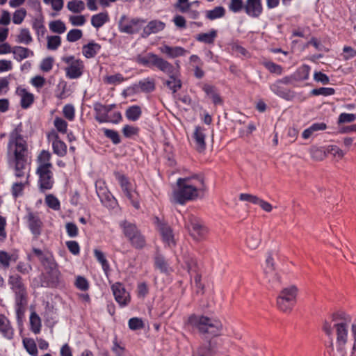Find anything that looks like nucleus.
Returning <instances> with one entry per match:
<instances>
[{
    "mask_svg": "<svg viewBox=\"0 0 356 356\" xmlns=\"http://www.w3.org/2000/svg\"><path fill=\"white\" fill-rule=\"evenodd\" d=\"M30 152L27 141L20 130L15 129L9 135L6 147V162L15 177H27L30 170Z\"/></svg>",
    "mask_w": 356,
    "mask_h": 356,
    "instance_id": "obj_1",
    "label": "nucleus"
},
{
    "mask_svg": "<svg viewBox=\"0 0 356 356\" xmlns=\"http://www.w3.org/2000/svg\"><path fill=\"white\" fill-rule=\"evenodd\" d=\"M351 322L349 315L343 312H337L331 315L330 319H325L322 325V330L330 339L331 346H333L332 334L334 330L336 335V349L341 356H346L347 353V343L348 341V328Z\"/></svg>",
    "mask_w": 356,
    "mask_h": 356,
    "instance_id": "obj_2",
    "label": "nucleus"
},
{
    "mask_svg": "<svg viewBox=\"0 0 356 356\" xmlns=\"http://www.w3.org/2000/svg\"><path fill=\"white\" fill-rule=\"evenodd\" d=\"M177 188L173 191V202L184 204L186 202L195 200L200 192L204 190L203 179L195 175L192 177L179 178L177 181Z\"/></svg>",
    "mask_w": 356,
    "mask_h": 356,
    "instance_id": "obj_3",
    "label": "nucleus"
},
{
    "mask_svg": "<svg viewBox=\"0 0 356 356\" xmlns=\"http://www.w3.org/2000/svg\"><path fill=\"white\" fill-rule=\"evenodd\" d=\"M188 322L200 333L209 337L219 336L222 330V324L218 319L206 316L191 315L188 318Z\"/></svg>",
    "mask_w": 356,
    "mask_h": 356,
    "instance_id": "obj_4",
    "label": "nucleus"
},
{
    "mask_svg": "<svg viewBox=\"0 0 356 356\" xmlns=\"http://www.w3.org/2000/svg\"><path fill=\"white\" fill-rule=\"evenodd\" d=\"M135 61L140 65L149 68L156 67L162 72H170L172 68V63L167 60L153 54H138L135 58Z\"/></svg>",
    "mask_w": 356,
    "mask_h": 356,
    "instance_id": "obj_5",
    "label": "nucleus"
},
{
    "mask_svg": "<svg viewBox=\"0 0 356 356\" xmlns=\"http://www.w3.org/2000/svg\"><path fill=\"white\" fill-rule=\"evenodd\" d=\"M43 267L48 271L50 279L47 280L45 275H41V282L39 286L42 287H50L58 282L60 273L56 268V263L51 252H47L44 257L40 260Z\"/></svg>",
    "mask_w": 356,
    "mask_h": 356,
    "instance_id": "obj_6",
    "label": "nucleus"
},
{
    "mask_svg": "<svg viewBox=\"0 0 356 356\" xmlns=\"http://www.w3.org/2000/svg\"><path fill=\"white\" fill-rule=\"evenodd\" d=\"M114 176L120 185L124 195L130 201L133 207L138 209L140 208V198L136 187L133 186L127 176L120 172H114Z\"/></svg>",
    "mask_w": 356,
    "mask_h": 356,
    "instance_id": "obj_7",
    "label": "nucleus"
},
{
    "mask_svg": "<svg viewBox=\"0 0 356 356\" xmlns=\"http://www.w3.org/2000/svg\"><path fill=\"white\" fill-rule=\"evenodd\" d=\"M146 20L139 17H129L125 15L120 17L118 28L121 33L136 34L143 28Z\"/></svg>",
    "mask_w": 356,
    "mask_h": 356,
    "instance_id": "obj_8",
    "label": "nucleus"
},
{
    "mask_svg": "<svg viewBox=\"0 0 356 356\" xmlns=\"http://www.w3.org/2000/svg\"><path fill=\"white\" fill-rule=\"evenodd\" d=\"M297 288L291 286L289 288L284 289L277 300L278 308L284 312H290L296 302Z\"/></svg>",
    "mask_w": 356,
    "mask_h": 356,
    "instance_id": "obj_9",
    "label": "nucleus"
},
{
    "mask_svg": "<svg viewBox=\"0 0 356 356\" xmlns=\"http://www.w3.org/2000/svg\"><path fill=\"white\" fill-rule=\"evenodd\" d=\"M185 223L191 236L195 240L204 237L208 232L204 222L194 215L188 214L185 217Z\"/></svg>",
    "mask_w": 356,
    "mask_h": 356,
    "instance_id": "obj_10",
    "label": "nucleus"
},
{
    "mask_svg": "<svg viewBox=\"0 0 356 356\" xmlns=\"http://www.w3.org/2000/svg\"><path fill=\"white\" fill-rule=\"evenodd\" d=\"M63 61L68 65L65 68L66 76L74 79L80 77L83 71L84 65L80 59H75L73 56L63 58Z\"/></svg>",
    "mask_w": 356,
    "mask_h": 356,
    "instance_id": "obj_11",
    "label": "nucleus"
},
{
    "mask_svg": "<svg viewBox=\"0 0 356 356\" xmlns=\"http://www.w3.org/2000/svg\"><path fill=\"white\" fill-rule=\"evenodd\" d=\"M15 294V310L17 321L19 325H22L24 321L25 312L28 304V293L24 291Z\"/></svg>",
    "mask_w": 356,
    "mask_h": 356,
    "instance_id": "obj_12",
    "label": "nucleus"
},
{
    "mask_svg": "<svg viewBox=\"0 0 356 356\" xmlns=\"http://www.w3.org/2000/svg\"><path fill=\"white\" fill-rule=\"evenodd\" d=\"M115 300L120 307L129 305L131 302V295L120 282H115L111 286Z\"/></svg>",
    "mask_w": 356,
    "mask_h": 356,
    "instance_id": "obj_13",
    "label": "nucleus"
},
{
    "mask_svg": "<svg viewBox=\"0 0 356 356\" xmlns=\"http://www.w3.org/2000/svg\"><path fill=\"white\" fill-rule=\"evenodd\" d=\"M155 224L165 245L169 248L175 246V235L171 227L167 223L161 221L159 218H155Z\"/></svg>",
    "mask_w": 356,
    "mask_h": 356,
    "instance_id": "obj_14",
    "label": "nucleus"
},
{
    "mask_svg": "<svg viewBox=\"0 0 356 356\" xmlns=\"http://www.w3.org/2000/svg\"><path fill=\"white\" fill-rule=\"evenodd\" d=\"M35 173L38 177V186L39 190L42 193L51 190L54 184L52 169L36 170Z\"/></svg>",
    "mask_w": 356,
    "mask_h": 356,
    "instance_id": "obj_15",
    "label": "nucleus"
},
{
    "mask_svg": "<svg viewBox=\"0 0 356 356\" xmlns=\"http://www.w3.org/2000/svg\"><path fill=\"white\" fill-rule=\"evenodd\" d=\"M47 138L49 143H51L54 154L59 157H64L67 154V145L60 138L58 134L55 130L48 132Z\"/></svg>",
    "mask_w": 356,
    "mask_h": 356,
    "instance_id": "obj_16",
    "label": "nucleus"
},
{
    "mask_svg": "<svg viewBox=\"0 0 356 356\" xmlns=\"http://www.w3.org/2000/svg\"><path fill=\"white\" fill-rule=\"evenodd\" d=\"M193 3L189 0H178L174 4V8L181 13L186 14L189 19L195 20L200 16V12L193 8Z\"/></svg>",
    "mask_w": 356,
    "mask_h": 356,
    "instance_id": "obj_17",
    "label": "nucleus"
},
{
    "mask_svg": "<svg viewBox=\"0 0 356 356\" xmlns=\"http://www.w3.org/2000/svg\"><path fill=\"white\" fill-rule=\"evenodd\" d=\"M262 0H246L243 10L252 18H258L263 13Z\"/></svg>",
    "mask_w": 356,
    "mask_h": 356,
    "instance_id": "obj_18",
    "label": "nucleus"
},
{
    "mask_svg": "<svg viewBox=\"0 0 356 356\" xmlns=\"http://www.w3.org/2000/svg\"><path fill=\"white\" fill-rule=\"evenodd\" d=\"M155 81L153 78L147 77L140 80L138 83L134 84L128 90H131L133 93L145 92L149 93L155 90Z\"/></svg>",
    "mask_w": 356,
    "mask_h": 356,
    "instance_id": "obj_19",
    "label": "nucleus"
},
{
    "mask_svg": "<svg viewBox=\"0 0 356 356\" xmlns=\"http://www.w3.org/2000/svg\"><path fill=\"white\" fill-rule=\"evenodd\" d=\"M28 226L35 238L41 234L42 222L38 214L29 212L26 216Z\"/></svg>",
    "mask_w": 356,
    "mask_h": 356,
    "instance_id": "obj_20",
    "label": "nucleus"
},
{
    "mask_svg": "<svg viewBox=\"0 0 356 356\" xmlns=\"http://www.w3.org/2000/svg\"><path fill=\"white\" fill-rule=\"evenodd\" d=\"M159 51L168 58L173 59L177 57L185 56L188 51L179 46H169L163 44L159 48Z\"/></svg>",
    "mask_w": 356,
    "mask_h": 356,
    "instance_id": "obj_21",
    "label": "nucleus"
},
{
    "mask_svg": "<svg viewBox=\"0 0 356 356\" xmlns=\"http://www.w3.org/2000/svg\"><path fill=\"white\" fill-rule=\"evenodd\" d=\"M163 73L167 74L169 77L168 79L163 83L164 85H165L173 93L177 92L181 88L182 83L179 76L175 75L176 71L174 65L172 64V68L170 70V72Z\"/></svg>",
    "mask_w": 356,
    "mask_h": 356,
    "instance_id": "obj_22",
    "label": "nucleus"
},
{
    "mask_svg": "<svg viewBox=\"0 0 356 356\" xmlns=\"http://www.w3.org/2000/svg\"><path fill=\"white\" fill-rule=\"evenodd\" d=\"M51 154L47 150H42L36 159V170L52 169L53 165L51 162Z\"/></svg>",
    "mask_w": 356,
    "mask_h": 356,
    "instance_id": "obj_23",
    "label": "nucleus"
},
{
    "mask_svg": "<svg viewBox=\"0 0 356 356\" xmlns=\"http://www.w3.org/2000/svg\"><path fill=\"white\" fill-rule=\"evenodd\" d=\"M264 273L269 282L280 283V277L275 271L273 259L271 254H268L266 259Z\"/></svg>",
    "mask_w": 356,
    "mask_h": 356,
    "instance_id": "obj_24",
    "label": "nucleus"
},
{
    "mask_svg": "<svg viewBox=\"0 0 356 356\" xmlns=\"http://www.w3.org/2000/svg\"><path fill=\"white\" fill-rule=\"evenodd\" d=\"M8 282L10 289L14 293L27 291L22 277L18 274L10 275L8 277Z\"/></svg>",
    "mask_w": 356,
    "mask_h": 356,
    "instance_id": "obj_25",
    "label": "nucleus"
},
{
    "mask_svg": "<svg viewBox=\"0 0 356 356\" xmlns=\"http://www.w3.org/2000/svg\"><path fill=\"white\" fill-rule=\"evenodd\" d=\"M165 26V23L159 20H152L146 26H143L142 36L143 38L147 37L152 33H156L164 29Z\"/></svg>",
    "mask_w": 356,
    "mask_h": 356,
    "instance_id": "obj_26",
    "label": "nucleus"
},
{
    "mask_svg": "<svg viewBox=\"0 0 356 356\" xmlns=\"http://www.w3.org/2000/svg\"><path fill=\"white\" fill-rule=\"evenodd\" d=\"M193 138L195 140V147L198 151L202 152L206 147V134L205 129L201 127H196L193 133Z\"/></svg>",
    "mask_w": 356,
    "mask_h": 356,
    "instance_id": "obj_27",
    "label": "nucleus"
},
{
    "mask_svg": "<svg viewBox=\"0 0 356 356\" xmlns=\"http://www.w3.org/2000/svg\"><path fill=\"white\" fill-rule=\"evenodd\" d=\"M270 89L274 94L284 99L289 100L293 97L291 90L284 88L277 80L270 85Z\"/></svg>",
    "mask_w": 356,
    "mask_h": 356,
    "instance_id": "obj_28",
    "label": "nucleus"
},
{
    "mask_svg": "<svg viewBox=\"0 0 356 356\" xmlns=\"http://www.w3.org/2000/svg\"><path fill=\"white\" fill-rule=\"evenodd\" d=\"M16 93L21 97L20 105L23 108H28L33 103L34 95L25 88L18 87Z\"/></svg>",
    "mask_w": 356,
    "mask_h": 356,
    "instance_id": "obj_29",
    "label": "nucleus"
},
{
    "mask_svg": "<svg viewBox=\"0 0 356 356\" xmlns=\"http://www.w3.org/2000/svg\"><path fill=\"white\" fill-rule=\"evenodd\" d=\"M261 232L259 229H253L247 234L245 242L251 250H255L261 243Z\"/></svg>",
    "mask_w": 356,
    "mask_h": 356,
    "instance_id": "obj_30",
    "label": "nucleus"
},
{
    "mask_svg": "<svg viewBox=\"0 0 356 356\" xmlns=\"http://www.w3.org/2000/svg\"><path fill=\"white\" fill-rule=\"evenodd\" d=\"M30 176V170H28L27 177H15L18 181L13 183L11 188V192L15 197H17L22 194L24 187L29 184V179Z\"/></svg>",
    "mask_w": 356,
    "mask_h": 356,
    "instance_id": "obj_31",
    "label": "nucleus"
},
{
    "mask_svg": "<svg viewBox=\"0 0 356 356\" xmlns=\"http://www.w3.org/2000/svg\"><path fill=\"white\" fill-rule=\"evenodd\" d=\"M12 54H13L14 59L17 62H21L25 58L33 57L34 56V52L32 50L22 46L13 47Z\"/></svg>",
    "mask_w": 356,
    "mask_h": 356,
    "instance_id": "obj_32",
    "label": "nucleus"
},
{
    "mask_svg": "<svg viewBox=\"0 0 356 356\" xmlns=\"http://www.w3.org/2000/svg\"><path fill=\"white\" fill-rule=\"evenodd\" d=\"M101 50V45L91 41L82 47V54L86 58H94Z\"/></svg>",
    "mask_w": 356,
    "mask_h": 356,
    "instance_id": "obj_33",
    "label": "nucleus"
},
{
    "mask_svg": "<svg viewBox=\"0 0 356 356\" xmlns=\"http://www.w3.org/2000/svg\"><path fill=\"white\" fill-rule=\"evenodd\" d=\"M95 188L97 194L100 199L102 202L105 200H110L111 198V194L108 191L106 183L102 179H98L95 182Z\"/></svg>",
    "mask_w": 356,
    "mask_h": 356,
    "instance_id": "obj_34",
    "label": "nucleus"
},
{
    "mask_svg": "<svg viewBox=\"0 0 356 356\" xmlns=\"http://www.w3.org/2000/svg\"><path fill=\"white\" fill-rule=\"evenodd\" d=\"M0 332L8 339H12L14 330L10 325L9 320L3 315H0Z\"/></svg>",
    "mask_w": 356,
    "mask_h": 356,
    "instance_id": "obj_35",
    "label": "nucleus"
},
{
    "mask_svg": "<svg viewBox=\"0 0 356 356\" xmlns=\"http://www.w3.org/2000/svg\"><path fill=\"white\" fill-rule=\"evenodd\" d=\"M185 263L188 268V271L190 273V275L192 276L194 273V282L196 284V286L198 288H202V284H201V275L196 272V261L193 259H188L185 261Z\"/></svg>",
    "mask_w": 356,
    "mask_h": 356,
    "instance_id": "obj_36",
    "label": "nucleus"
},
{
    "mask_svg": "<svg viewBox=\"0 0 356 356\" xmlns=\"http://www.w3.org/2000/svg\"><path fill=\"white\" fill-rule=\"evenodd\" d=\"M109 21V16L106 11L94 15L91 17V24L97 29L101 28Z\"/></svg>",
    "mask_w": 356,
    "mask_h": 356,
    "instance_id": "obj_37",
    "label": "nucleus"
},
{
    "mask_svg": "<svg viewBox=\"0 0 356 356\" xmlns=\"http://www.w3.org/2000/svg\"><path fill=\"white\" fill-rule=\"evenodd\" d=\"M120 227L122 229L124 236L128 238V240L139 232L135 224L127 220L120 222Z\"/></svg>",
    "mask_w": 356,
    "mask_h": 356,
    "instance_id": "obj_38",
    "label": "nucleus"
},
{
    "mask_svg": "<svg viewBox=\"0 0 356 356\" xmlns=\"http://www.w3.org/2000/svg\"><path fill=\"white\" fill-rule=\"evenodd\" d=\"M202 90L207 95L212 99L214 104L217 105L222 103V100L216 92L214 86L209 84H204L202 87Z\"/></svg>",
    "mask_w": 356,
    "mask_h": 356,
    "instance_id": "obj_39",
    "label": "nucleus"
},
{
    "mask_svg": "<svg viewBox=\"0 0 356 356\" xmlns=\"http://www.w3.org/2000/svg\"><path fill=\"white\" fill-rule=\"evenodd\" d=\"M30 330L34 334H38L41 331L42 322L40 317L35 312H32L29 318Z\"/></svg>",
    "mask_w": 356,
    "mask_h": 356,
    "instance_id": "obj_40",
    "label": "nucleus"
},
{
    "mask_svg": "<svg viewBox=\"0 0 356 356\" xmlns=\"http://www.w3.org/2000/svg\"><path fill=\"white\" fill-rule=\"evenodd\" d=\"M154 265L161 273H168L172 271L168 261L161 254H157L154 257Z\"/></svg>",
    "mask_w": 356,
    "mask_h": 356,
    "instance_id": "obj_41",
    "label": "nucleus"
},
{
    "mask_svg": "<svg viewBox=\"0 0 356 356\" xmlns=\"http://www.w3.org/2000/svg\"><path fill=\"white\" fill-rule=\"evenodd\" d=\"M142 115L141 108L138 105H134L127 108L125 112L126 118L131 121L138 120Z\"/></svg>",
    "mask_w": 356,
    "mask_h": 356,
    "instance_id": "obj_42",
    "label": "nucleus"
},
{
    "mask_svg": "<svg viewBox=\"0 0 356 356\" xmlns=\"http://www.w3.org/2000/svg\"><path fill=\"white\" fill-rule=\"evenodd\" d=\"M217 37V31L212 29L209 33H200L196 36V40L205 44H213Z\"/></svg>",
    "mask_w": 356,
    "mask_h": 356,
    "instance_id": "obj_43",
    "label": "nucleus"
},
{
    "mask_svg": "<svg viewBox=\"0 0 356 356\" xmlns=\"http://www.w3.org/2000/svg\"><path fill=\"white\" fill-rule=\"evenodd\" d=\"M131 245L136 249H142L146 245V241L144 236L139 231L129 239Z\"/></svg>",
    "mask_w": 356,
    "mask_h": 356,
    "instance_id": "obj_44",
    "label": "nucleus"
},
{
    "mask_svg": "<svg viewBox=\"0 0 356 356\" xmlns=\"http://www.w3.org/2000/svg\"><path fill=\"white\" fill-rule=\"evenodd\" d=\"M225 9L222 6L215 7L212 10L206 12V17L210 20H214L224 17Z\"/></svg>",
    "mask_w": 356,
    "mask_h": 356,
    "instance_id": "obj_45",
    "label": "nucleus"
},
{
    "mask_svg": "<svg viewBox=\"0 0 356 356\" xmlns=\"http://www.w3.org/2000/svg\"><path fill=\"white\" fill-rule=\"evenodd\" d=\"M310 67L307 65L300 66L294 74L295 79L298 81L307 80L309 76Z\"/></svg>",
    "mask_w": 356,
    "mask_h": 356,
    "instance_id": "obj_46",
    "label": "nucleus"
},
{
    "mask_svg": "<svg viewBox=\"0 0 356 356\" xmlns=\"http://www.w3.org/2000/svg\"><path fill=\"white\" fill-rule=\"evenodd\" d=\"M33 41V38L28 29H22L17 36L16 42L24 44H29Z\"/></svg>",
    "mask_w": 356,
    "mask_h": 356,
    "instance_id": "obj_47",
    "label": "nucleus"
},
{
    "mask_svg": "<svg viewBox=\"0 0 356 356\" xmlns=\"http://www.w3.org/2000/svg\"><path fill=\"white\" fill-rule=\"evenodd\" d=\"M67 8L74 13H79L85 10L86 5L81 0H75L69 1L67 4Z\"/></svg>",
    "mask_w": 356,
    "mask_h": 356,
    "instance_id": "obj_48",
    "label": "nucleus"
},
{
    "mask_svg": "<svg viewBox=\"0 0 356 356\" xmlns=\"http://www.w3.org/2000/svg\"><path fill=\"white\" fill-rule=\"evenodd\" d=\"M94 256L102 265L103 270L106 273L109 270V264L103 252L98 249L94 250Z\"/></svg>",
    "mask_w": 356,
    "mask_h": 356,
    "instance_id": "obj_49",
    "label": "nucleus"
},
{
    "mask_svg": "<svg viewBox=\"0 0 356 356\" xmlns=\"http://www.w3.org/2000/svg\"><path fill=\"white\" fill-rule=\"evenodd\" d=\"M54 126L56 129L57 133L62 134H67V122L60 117H56L54 120Z\"/></svg>",
    "mask_w": 356,
    "mask_h": 356,
    "instance_id": "obj_50",
    "label": "nucleus"
},
{
    "mask_svg": "<svg viewBox=\"0 0 356 356\" xmlns=\"http://www.w3.org/2000/svg\"><path fill=\"white\" fill-rule=\"evenodd\" d=\"M127 79L122 74L117 73L113 75L106 76L104 77V81L109 85H118L124 82Z\"/></svg>",
    "mask_w": 356,
    "mask_h": 356,
    "instance_id": "obj_51",
    "label": "nucleus"
},
{
    "mask_svg": "<svg viewBox=\"0 0 356 356\" xmlns=\"http://www.w3.org/2000/svg\"><path fill=\"white\" fill-rule=\"evenodd\" d=\"M49 27L53 33L58 34L63 33L66 31L65 24L60 19L51 22Z\"/></svg>",
    "mask_w": 356,
    "mask_h": 356,
    "instance_id": "obj_52",
    "label": "nucleus"
},
{
    "mask_svg": "<svg viewBox=\"0 0 356 356\" xmlns=\"http://www.w3.org/2000/svg\"><path fill=\"white\" fill-rule=\"evenodd\" d=\"M262 65L270 72L277 75H280L283 72L282 67L272 61L266 60L262 63Z\"/></svg>",
    "mask_w": 356,
    "mask_h": 356,
    "instance_id": "obj_53",
    "label": "nucleus"
},
{
    "mask_svg": "<svg viewBox=\"0 0 356 356\" xmlns=\"http://www.w3.org/2000/svg\"><path fill=\"white\" fill-rule=\"evenodd\" d=\"M47 47L49 50H56L61 44V38L58 35L47 36Z\"/></svg>",
    "mask_w": 356,
    "mask_h": 356,
    "instance_id": "obj_54",
    "label": "nucleus"
},
{
    "mask_svg": "<svg viewBox=\"0 0 356 356\" xmlns=\"http://www.w3.org/2000/svg\"><path fill=\"white\" fill-rule=\"evenodd\" d=\"M104 136L109 138L113 144L118 145L121 142L120 135L117 131L106 129H102Z\"/></svg>",
    "mask_w": 356,
    "mask_h": 356,
    "instance_id": "obj_55",
    "label": "nucleus"
},
{
    "mask_svg": "<svg viewBox=\"0 0 356 356\" xmlns=\"http://www.w3.org/2000/svg\"><path fill=\"white\" fill-rule=\"evenodd\" d=\"M23 344L26 351L33 356H36L38 354V349L35 341L31 339H24Z\"/></svg>",
    "mask_w": 356,
    "mask_h": 356,
    "instance_id": "obj_56",
    "label": "nucleus"
},
{
    "mask_svg": "<svg viewBox=\"0 0 356 356\" xmlns=\"http://www.w3.org/2000/svg\"><path fill=\"white\" fill-rule=\"evenodd\" d=\"M74 285L78 289L82 291H88L90 286L89 282L87 280V279L81 275H78L76 277Z\"/></svg>",
    "mask_w": 356,
    "mask_h": 356,
    "instance_id": "obj_57",
    "label": "nucleus"
},
{
    "mask_svg": "<svg viewBox=\"0 0 356 356\" xmlns=\"http://www.w3.org/2000/svg\"><path fill=\"white\" fill-rule=\"evenodd\" d=\"M335 92V90L332 88H319L313 89L311 91V94L315 96L322 95V96H331L333 95Z\"/></svg>",
    "mask_w": 356,
    "mask_h": 356,
    "instance_id": "obj_58",
    "label": "nucleus"
},
{
    "mask_svg": "<svg viewBox=\"0 0 356 356\" xmlns=\"http://www.w3.org/2000/svg\"><path fill=\"white\" fill-rule=\"evenodd\" d=\"M83 36V32L81 29H74L70 30L66 36L67 40L70 42H74Z\"/></svg>",
    "mask_w": 356,
    "mask_h": 356,
    "instance_id": "obj_59",
    "label": "nucleus"
},
{
    "mask_svg": "<svg viewBox=\"0 0 356 356\" xmlns=\"http://www.w3.org/2000/svg\"><path fill=\"white\" fill-rule=\"evenodd\" d=\"M45 203L49 208H51L55 211H57L60 209L59 200H58L57 197H56L54 195H53L51 194L47 195L46 196Z\"/></svg>",
    "mask_w": 356,
    "mask_h": 356,
    "instance_id": "obj_60",
    "label": "nucleus"
},
{
    "mask_svg": "<svg viewBox=\"0 0 356 356\" xmlns=\"http://www.w3.org/2000/svg\"><path fill=\"white\" fill-rule=\"evenodd\" d=\"M228 8L230 11L237 13L243 10L244 3L243 0H229Z\"/></svg>",
    "mask_w": 356,
    "mask_h": 356,
    "instance_id": "obj_61",
    "label": "nucleus"
},
{
    "mask_svg": "<svg viewBox=\"0 0 356 356\" xmlns=\"http://www.w3.org/2000/svg\"><path fill=\"white\" fill-rule=\"evenodd\" d=\"M63 114L69 121H73L75 118V109L72 104H66L63 108Z\"/></svg>",
    "mask_w": 356,
    "mask_h": 356,
    "instance_id": "obj_62",
    "label": "nucleus"
},
{
    "mask_svg": "<svg viewBox=\"0 0 356 356\" xmlns=\"http://www.w3.org/2000/svg\"><path fill=\"white\" fill-rule=\"evenodd\" d=\"M356 120V114L342 113L339 115L337 123L338 124L344 123H350Z\"/></svg>",
    "mask_w": 356,
    "mask_h": 356,
    "instance_id": "obj_63",
    "label": "nucleus"
},
{
    "mask_svg": "<svg viewBox=\"0 0 356 356\" xmlns=\"http://www.w3.org/2000/svg\"><path fill=\"white\" fill-rule=\"evenodd\" d=\"M128 325L131 330H138L144 327V323L141 318L134 317L129 320Z\"/></svg>",
    "mask_w": 356,
    "mask_h": 356,
    "instance_id": "obj_64",
    "label": "nucleus"
}]
</instances>
